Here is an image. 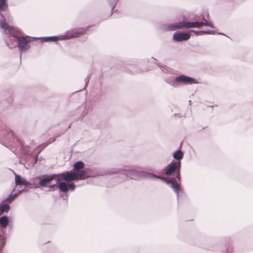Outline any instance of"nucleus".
<instances>
[{
  "label": "nucleus",
  "instance_id": "16",
  "mask_svg": "<svg viewBox=\"0 0 253 253\" xmlns=\"http://www.w3.org/2000/svg\"><path fill=\"white\" fill-rule=\"evenodd\" d=\"M55 187L59 189L60 192H67L68 191L69 185L65 182H61Z\"/></svg>",
  "mask_w": 253,
  "mask_h": 253
},
{
  "label": "nucleus",
  "instance_id": "26",
  "mask_svg": "<svg viewBox=\"0 0 253 253\" xmlns=\"http://www.w3.org/2000/svg\"><path fill=\"white\" fill-rule=\"evenodd\" d=\"M89 78H88V77H87V78L86 79V80H86V84H85V85H86L88 83V82H89Z\"/></svg>",
  "mask_w": 253,
  "mask_h": 253
},
{
  "label": "nucleus",
  "instance_id": "22",
  "mask_svg": "<svg viewBox=\"0 0 253 253\" xmlns=\"http://www.w3.org/2000/svg\"><path fill=\"white\" fill-rule=\"evenodd\" d=\"M69 188L71 189V190L74 191L76 188V185L74 183H71V184H68Z\"/></svg>",
  "mask_w": 253,
  "mask_h": 253
},
{
  "label": "nucleus",
  "instance_id": "2",
  "mask_svg": "<svg viewBox=\"0 0 253 253\" xmlns=\"http://www.w3.org/2000/svg\"><path fill=\"white\" fill-rule=\"evenodd\" d=\"M83 33V30L80 29H75L67 31L65 35L59 36L47 37L43 38L46 42H56L58 40H66L76 38Z\"/></svg>",
  "mask_w": 253,
  "mask_h": 253
},
{
  "label": "nucleus",
  "instance_id": "5",
  "mask_svg": "<svg viewBox=\"0 0 253 253\" xmlns=\"http://www.w3.org/2000/svg\"><path fill=\"white\" fill-rule=\"evenodd\" d=\"M121 172L125 174L126 177L129 176L131 179L138 180L142 177L146 176V173L145 171H138L134 169H119L118 171L114 173Z\"/></svg>",
  "mask_w": 253,
  "mask_h": 253
},
{
  "label": "nucleus",
  "instance_id": "4",
  "mask_svg": "<svg viewBox=\"0 0 253 253\" xmlns=\"http://www.w3.org/2000/svg\"><path fill=\"white\" fill-rule=\"evenodd\" d=\"M146 176H149L150 178H158L164 181L170 187L176 194L177 198L179 196V192L181 191L180 187L178 186V183L176 181V179L174 178H170L168 179L165 177H161L160 176L152 174L149 172H146Z\"/></svg>",
  "mask_w": 253,
  "mask_h": 253
},
{
  "label": "nucleus",
  "instance_id": "14",
  "mask_svg": "<svg viewBox=\"0 0 253 253\" xmlns=\"http://www.w3.org/2000/svg\"><path fill=\"white\" fill-rule=\"evenodd\" d=\"M7 0H0V15L1 16V19H4L6 22L4 17L3 16L1 12L7 10L8 5L7 2Z\"/></svg>",
  "mask_w": 253,
  "mask_h": 253
},
{
  "label": "nucleus",
  "instance_id": "23",
  "mask_svg": "<svg viewBox=\"0 0 253 253\" xmlns=\"http://www.w3.org/2000/svg\"><path fill=\"white\" fill-rule=\"evenodd\" d=\"M199 32H197V33H199ZM200 33H203L204 34H214V32L213 31H201L200 32Z\"/></svg>",
  "mask_w": 253,
  "mask_h": 253
},
{
  "label": "nucleus",
  "instance_id": "20",
  "mask_svg": "<svg viewBox=\"0 0 253 253\" xmlns=\"http://www.w3.org/2000/svg\"><path fill=\"white\" fill-rule=\"evenodd\" d=\"M0 211L2 212H8L10 210V206L7 204H3L0 207Z\"/></svg>",
  "mask_w": 253,
  "mask_h": 253
},
{
  "label": "nucleus",
  "instance_id": "9",
  "mask_svg": "<svg viewBox=\"0 0 253 253\" xmlns=\"http://www.w3.org/2000/svg\"><path fill=\"white\" fill-rule=\"evenodd\" d=\"M17 139L15 136H14V133L9 129H6L3 133V137L0 138L1 142L3 143H6L9 145H11L12 142Z\"/></svg>",
  "mask_w": 253,
  "mask_h": 253
},
{
  "label": "nucleus",
  "instance_id": "25",
  "mask_svg": "<svg viewBox=\"0 0 253 253\" xmlns=\"http://www.w3.org/2000/svg\"><path fill=\"white\" fill-rule=\"evenodd\" d=\"M18 193H15L13 195H12V199H15L18 196Z\"/></svg>",
  "mask_w": 253,
  "mask_h": 253
},
{
  "label": "nucleus",
  "instance_id": "3",
  "mask_svg": "<svg viewBox=\"0 0 253 253\" xmlns=\"http://www.w3.org/2000/svg\"><path fill=\"white\" fill-rule=\"evenodd\" d=\"M181 162L180 161H173L169 164L164 169L165 173L167 175H171L174 173H176V178L177 180L176 181L180 187L181 183V176L180 173Z\"/></svg>",
  "mask_w": 253,
  "mask_h": 253
},
{
  "label": "nucleus",
  "instance_id": "24",
  "mask_svg": "<svg viewBox=\"0 0 253 253\" xmlns=\"http://www.w3.org/2000/svg\"><path fill=\"white\" fill-rule=\"evenodd\" d=\"M118 0H114L113 2L111 4V5H113V7H112V10L114 8L115 5L116 4V3L118 2Z\"/></svg>",
  "mask_w": 253,
  "mask_h": 253
},
{
  "label": "nucleus",
  "instance_id": "19",
  "mask_svg": "<svg viewBox=\"0 0 253 253\" xmlns=\"http://www.w3.org/2000/svg\"><path fill=\"white\" fill-rule=\"evenodd\" d=\"M84 162H82V161H78L77 162H76L74 164V169H75V170H79V169H81L83 168H84Z\"/></svg>",
  "mask_w": 253,
  "mask_h": 253
},
{
  "label": "nucleus",
  "instance_id": "21",
  "mask_svg": "<svg viewBox=\"0 0 253 253\" xmlns=\"http://www.w3.org/2000/svg\"><path fill=\"white\" fill-rule=\"evenodd\" d=\"M14 199H12V194H10L7 198H6L3 202H9L11 203Z\"/></svg>",
  "mask_w": 253,
  "mask_h": 253
},
{
  "label": "nucleus",
  "instance_id": "13",
  "mask_svg": "<svg viewBox=\"0 0 253 253\" xmlns=\"http://www.w3.org/2000/svg\"><path fill=\"white\" fill-rule=\"evenodd\" d=\"M15 180L16 185H23L27 186L29 185V182L25 179L22 178V177L18 174L15 173Z\"/></svg>",
  "mask_w": 253,
  "mask_h": 253
},
{
  "label": "nucleus",
  "instance_id": "27",
  "mask_svg": "<svg viewBox=\"0 0 253 253\" xmlns=\"http://www.w3.org/2000/svg\"><path fill=\"white\" fill-rule=\"evenodd\" d=\"M32 39H33L34 40H38V39H40V38H32Z\"/></svg>",
  "mask_w": 253,
  "mask_h": 253
},
{
  "label": "nucleus",
  "instance_id": "17",
  "mask_svg": "<svg viewBox=\"0 0 253 253\" xmlns=\"http://www.w3.org/2000/svg\"><path fill=\"white\" fill-rule=\"evenodd\" d=\"M9 223L8 218L6 216H2L0 217V224L4 228H5Z\"/></svg>",
  "mask_w": 253,
  "mask_h": 253
},
{
  "label": "nucleus",
  "instance_id": "8",
  "mask_svg": "<svg viewBox=\"0 0 253 253\" xmlns=\"http://www.w3.org/2000/svg\"><path fill=\"white\" fill-rule=\"evenodd\" d=\"M202 25H205L206 26H209L212 28H214L212 23L211 22H208L204 17L202 18V21H195V22H188L186 21V28H191L198 27Z\"/></svg>",
  "mask_w": 253,
  "mask_h": 253
},
{
  "label": "nucleus",
  "instance_id": "18",
  "mask_svg": "<svg viewBox=\"0 0 253 253\" xmlns=\"http://www.w3.org/2000/svg\"><path fill=\"white\" fill-rule=\"evenodd\" d=\"M173 157L177 161H180L183 157V153L180 150H178L173 153Z\"/></svg>",
  "mask_w": 253,
  "mask_h": 253
},
{
  "label": "nucleus",
  "instance_id": "7",
  "mask_svg": "<svg viewBox=\"0 0 253 253\" xmlns=\"http://www.w3.org/2000/svg\"><path fill=\"white\" fill-rule=\"evenodd\" d=\"M58 175L59 177L56 179L57 183L62 180L73 181L77 180V178L76 177V171L72 170L58 174Z\"/></svg>",
  "mask_w": 253,
  "mask_h": 253
},
{
  "label": "nucleus",
  "instance_id": "12",
  "mask_svg": "<svg viewBox=\"0 0 253 253\" xmlns=\"http://www.w3.org/2000/svg\"><path fill=\"white\" fill-rule=\"evenodd\" d=\"M186 28V21H180L170 24L167 28V30L174 31L177 29Z\"/></svg>",
  "mask_w": 253,
  "mask_h": 253
},
{
  "label": "nucleus",
  "instance_id": "11",
  "mask_svg": "<svg viewBox=\"0 0 253 253\" xmlns=\"http://www.w3.org/2000/svg\"><path fill=\"white\" fill-rule=\"evenodd\" d=\"M190 38L189 34L185 32H175L173 34V39L174 41L181 42L187 41Z\"/></svg>",
  "mask_w": 253,
  "mask_h": 253
},
{
  "label": "nucleus",
  "instance_id": "1",
  "mask_svg": "<svg viewBox=\"0 0 253 253\" xmlns=\"http://www.w3.org/2000/svg\"><path fill=\"white\" fill-rule=\"evenodd\" d=\"M0 28L4 30L6 35L9 36V39L11 43L7 42V46L12 48L17 45L21 51H24L28 50L30 48L29 44L30 41L27 40V38H31L30 37L26 36V37H19V32L14 28L10 26L4 19L0 20Z\"/></svg>",
  "mask_w": 253,
  "mask_h": 253
},
{
  "label": "nucleus",
  "instance_id": "6",
  "mask_svg": "<svg viewBox=\"0 0 253 253\" xmlns=\"http://www.w3.org/2000/svg\"><path fill=\"white\" fill-rule=\"evenodd\" d=\"M195 83V79L181 75L179 76L176 77L169 84L172 86L176 87L178 86L181 84H188Z\"/></svg>",
  "mask_w": 253,
  "mask_h": 253
},
{
  "label": "nucleus",
  "instance_id": "15",
  "mask_svg": "<svg viewBox=\"0 0 253 253\" xmlns=\"http://www.w3.org/2000/svg\"><path fill=\"white\" fill-rule=\"evenodd\" d=\"M88 174L86 170H82L78 172L76 171V177L77 179H85L88 177Z\"/></svg>",
  "mask_w": 253,
  "mask_h": 253
},
{
  "label": "nucleus",
  "instance_id": "10",
  "mask_svg": "<svg viewBox=\"0 0 253 253\" xmlns=\"http://www.w3.org/2000/svg\"><path fill=\"white\" fill-rule=\"evenodd\" d=\"M56 176L57 175L55 174L48 176L46 177L41 180L39 182V184L41 186L43 187H46L49 186L51 188V190L54 191L55 190V187L56 186V184H57V183H56L55 184L52 185H49V184L51 183L52 180L56 178Z\"/></svg>",
  "mask_w": 253,
  "mask_h": 253
}]
</instances>
